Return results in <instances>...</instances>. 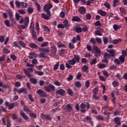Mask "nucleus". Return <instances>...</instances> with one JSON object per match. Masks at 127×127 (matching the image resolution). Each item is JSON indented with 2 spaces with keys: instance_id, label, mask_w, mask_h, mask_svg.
<instances>
[{
  "instance_id": "obj_18",
  "label": "nucleus",
  "mask_w": 127,
  "mask_h": 127,
  "mask_svg": "<svg viewBox=\"0 0 127 127\" xmlns=\"http://www.w3.org/2000/svg\"><path fill=\"white\" fill-rule=\"evenodd\" d=\"M80 111L81 113H86V104H85L84 103H81L80 105Z\"/></svg>"
},
{
  "instance_id": "obj_60",
  "label": "nucleus",
  "mask_w": 127,
  "mask_h": 127,
  "mask_svg": "<svg viewBox=\"0 0 127 127\" xmlns=\"http://www.w3.org/2000/svg\"><path fill=\"white\" fill-rule=\"evenodd\" d=\"M39 58H46L45 53H41L38 55Z\"/></svg>"
},
{
  "instance_id": "obj_3",
  "label": "nucleus",
  "mask_w": 127,
  "mask_h": 127,
  "mask_svg": "<svg viewBox=\"0 0 127 127\" xmlns=\"http://www.w3.org/2000/svg\"><path fill=\"white\" fill-rule=\"evenodd\" d=\"M13 44L14 46L17 47V48H19L20 50H21V47H22L23 48H25V47H26L25 43L21 41H19L18 43H17V42H14ZM19 45H20V46L21 47H20Z\"/></svg>"
},
{
  "instance_id": "obj_11",
  "label": "nucleus",
  "mask_w": 127,
  "mask_h": 127,
  "mask_svg": "<svg viewBox=\"0 0 127 127\" xmlns=\"http://www.w3.org/2000/svg\"><path fill=\"white\" fill-rule=\"evenodd\" d=\"M78 11L80 14L84 15V14H86V8L84 6L79 7Z\"/></svg>"
},
{
  "instance_id": "obj_44",
  "label": "nucleus",
  "mask_w": 127,
  "mask_h": 127,
  "mask_svg": "<svg viewBox=\"0 0 127 127\" xmlns=\"http://www.w3.org/2000/svg\"><path fill=\"white\" fill-rule=\"evenodd\" d=\"M36 29L37 30V33H39L40 31V28L39 27V23L38 22L36 23Z\"/></svg>"
},
{
  "instance_id": "obj_5",
  "label": "nucleus",
  "mask_w": 127,
  "mask_h": 127,
  "mask_svg": "<svg viewBox=\"0 0 127 127\" xmlns=\"http://www.w3.org/2000/svg\"><path fill=\"white\" fill-rule=\"evenodd\" d=\"M44 89L46 92H48V93H50L51 91H55V86L52 84H50L48 86L44 87Z\"/></svg>"
},
{
  "instance_id": "obj_23",
  "label": "nucleus",
  "mask_w": 127,
  "mask_h": 127,
  "mask_svg": "<svg viewBox=\"0 0 127 127\" xmlns=\"http://www.w3.org/2000/svg\"><path fill=\"white\" fill-rule=\"evenodd\" d=\"M98 12L99 14L101 15V16H103L104 17H105L107 15V13L106 12V11L102 9L98 10Z\"/></svg>"
},
{
  "instance_id": "obj_35",
  "label": "nucleus",
  "mask_w": 127,
  "mask_h": 127,
  "mask_svg": "<svg viewBox=\"0 0 127 127\" xmlns=\"http://www.w3.org/2000/svg\"><path fill=\"white\" fill-rule=\"evenodd\" d=\"M29 29L30 32L35 31L34 30V23L33 22H31L30 26L29 27Z\"/></svg>"
},
{
  "instance_id": "obj_12",
  "label": "nucleus",
  "mask_w": 127,
  "mask_h": 127,
  "mask_svg": "<svg viewBox=\"0 0 127 127\" xmlns=\"http://www.w3.org/2000/svg\"><path fill=\"white\" fill-rule=\"evenodd\" d=\"M41 118L42 119V120H48L51 121L52 120V118H51V117L49 115H45L43 114H41Z\"/></svg>"
},
{
  "instance_id": "obj_41",
  "label": "nucleus",
  "mask_w": 127,
  "mask_h": 127,
  "mask_svg": "<svg viewBox=\"0 0 127 127\" xmlns=\"http://www.w3.org/2000/svg\"><path fill=\"white\" fill-rule=\"evenodd\" d=\"M98 66L99 69H104V68H106V67H107V65L104 64H98Z\"/></svg>"
},
{
  "instance_id": "obj_28",
  "label": "nucleus",
  "mask_w": 127,
  "mask_h": 127,
  "mask_svg": "<svg viewBox=\"0 0 127 127\" xmlns=\"http://www.w3.org/2000/svg\"><path fill=\"white\" fill-rule=\"evenodd\" d=\"M32 34V37L34 40H37V35H36V32L35 31H33L31 32Z\"/></svg>"
},
{
  "instance_id": "obj_9",
  "label": "nucleus",
  "mask_w": 127,
  "mask_h": 127,
  "mask_svg": "<svg viewBox=\"0 0 127 127\" xmlns=\"http://www.w3.org/2000/svg\"><path fill=\"white\" fill-rule=\"evenodd\" d=\"M64 110L66 111L67 113H71V112H73V107H72L71 104H68L64 107Z\"/></svg>"
},
{
  "instance_id": "obj_46",
  "label": "nucleus",
  "mask_w": 127,
  "mask_h": 127,
  "mask_svg": "<svg viewBox=\"0 0 127 127\" xmlns=\"http://www.w3.org/2000/svg\"><path fill=\"white\" fill-rule=\"evenodd\" d=\"M29 55L30 56H32L33 57H34V58H37L38 57V55L37 54H35V53L34 52H31L29 53Z\"/></svg>"
},
{
  "instance_id": "obj_38",
  "label": "nucleus",
  "mask_w": 127,
  "mask_h": 127,
  "mask_svg": "<svg viewBox=\"0 0 127 127\" xmlns=\"http://www.w3.org/2000/svg\"><path fill=\"white\" fill-rule=\"evenodd\" d=\"M29 81L31 82V83H32V84H34V85L37 84V80H36V78H31L29 79Z\"/></svg>"
},
{
  "instance_id": "obj_53",
  "label": "nucleus",
  "mask_w": 127,
  "mask_h": 127,
  "mask_svg": "<svg viewBox=\"0 0 127 127\" xmlns=\"http://www.w3.org/2000/svg\"><path fill=\"white\" fill-rule=\"evenodd\" d=\"M59 68V62H58L54 66V70L56 71Z\"/></svg>"
},
{
  "instance_id": "obj_2",
  "label": "nucleus",
  "mask_w": 127,
  "mask_h": 127,
  "mask_svg": "<svg viewBox=\"0 0 127 127\" xmlns=\"http://www.w3.org/2000/svg\"><path fill=\"white\" fill-rule=\"evenodd\" d=\"M81 57L79 55H74L73 58L71 60L68 61V64L70 65H75L76 63H79Z\"/></svg>"
},
{
  "instance_id": "obj_48",
  "label": "nucleus",
  "mask_w": 127,
  "mask_h": 127,
  "mask_svg": "<svg viewBox=\"0 0 127 127\" xmlns=\"http://www.w3.org/2000/svg\"><path fill=\"white\" fill-rule=\"evenodd\" d=\"M15 4L17 7L19 8L20 7V5H21V2L19 1H15Z\"/></svg>"
},
{
  "instance_id": "obj_32",
  "label": "nucleus",
  "mask_w": 127,
  "mask_h": 127,
  "mask_svg": "<svg viewBox=\"0 0 127 127\" xmlns=\"http://www.w3.org/2000/svg\"><path fill=\"white\" fill-rule=\"evenodd\" d=\"M120 28H122V25H118V24H114L113 25V29L115 30V31H117L118 29Z\"/></svg>"
},
{
  "instance_id": "obj_22",
  "label": "nucleus",
  "mask_w": 127,
  "mask_h": 127,
  "mask_svg": "<svg viewBox=\"0 0 127 127\" xmlns=\"http://www.w3.org/2000/svg\"><path fill=\"white\" fill-rule=\"evenodd\" d=\"M51 51L52 54H56L57 52V48H56L55 45H53L51 47Z\"/></svg>"
},
{
  "instance_id": "obj_57",
  "label": "nucleus",
  "mask_w": 127,
  "mask_h": 127,
  "mask_svg": "<svg viewBox=\"0 0 127 127\" xmlns=\"http://www.w3.org/2000/svg\"><path fill=\"white\" fill-rule=\"evenodd\" d=\"M125 57H123V56H121L119 57V61H120V62L121 63H124L125 62Z\"/></svg>"
},
{
  "instance_id": "obj_29",
  "label": "nucleus",
  "mask_w": 127,
  "mask_h": 127,
  "mask_svg": "<svg viewBox=\"0 0 127 127\" xmlns=\"http://www.w3.org/2000/svg\"><path fill=\"white\" fill-rule=\"evenodd\" d=\"M66 92L68 95H69V96H70L71 97L74 95V92H73V90H72L71 88H67V89L66 90Z\"/></svg>"
},
{
  "instance_id": "obj_19",
  "label": "nucleus",
  "mask_w": 127,
  "mask_h": 127,
  "mask_svg": "<svg viewBox=\"0 0 127 127\" xmlns=\"http://www.w3.org/2000/svg\"><path fill=\"white\" fill-rule=\"evenodd\" d=\"M81 70L83 73H89V66L87 65H84L81 68Z\"/></svg>"
},
{
  "instance_id": "obj_40",
  "label": "nucleus",
  "mask_w": 127,
  "mask_h": 127,
  "mask_svg": "<svg viewBox=\"0 0 127 127\" xmlns=\"http://www.w3.org/2000/svg\"><path fill=\"white\" fill-rule=\"evenodd\" d=\"M119 3H120V0H113L114 7H116V6H117V5H119Z\"/></svg>"
},
{
  "instance_id": "obj_6",
  "label": "nucleus",
  "mask_w": 127,
  "mask_h": 127,
  "mask_svg": "<svg viewBox=\"0 0 127 127\" xmlns=\"http://www.w3.org/2000/svg\"><path fill=\"white\" fill-rule=\"evenodd\" d=\"M1 120L4 126H6V127H11V121L9 119H7L6 122L5 121V118H2Z\"/></svg>"
},
{
  "instance_id": "obj_47",
  "label": "nucleus",
  "mask_w": 127,
  "mask_h": 127,
  "mask_svg": "<svg viewBox=\"0 0 127 127\" xmlns=\"http://www.w3.org/2000/svg\"><path fill=\"white\" fill-rule=\"evenodd\" d=\"M3 53H5V54H9V53H10V50L6 49V48H3Z\"/></svg>"
},
{
  "instance_id": "obj_62",
  "label": "nucleus",
  "mask_w": 127,
  "mask_h": 127,
  "mask_svg": "<svg viewBox=\"0 0 127 127\" xmlns=\"http://www.w3.org/2000/svg\"><path fill=\"white\" fill-rule=\"evenodd\" d=\"M29 116L30 118H33V119H36L37 116L35 113H30Z\"/></svg>"
},
{
  "instance_id": "obj_61",
  "label": "nucleus",
  "mask_w": 127,
  "mask_h": 127,
  "mask_svg": "<svg viewBox=\"0 0 127 127\" xmlns=\"http://www.w3.org/2000/svg\"><path fill=\"white\" fill-rule=\"evenodd\" d=\"M94 25L95 26H100V25H102V23L100 21H97L94 23Z\"/></svg>"
},
{
  "instance_id": "obj_51",
  "label": "nucleus",
  "mask_w": 127,
  "mask_h": 127,
  "mask_svg": "<svg viewBox=\"0 0 127 127\" xmlns=\"http://www.w3.org/2000/svg\"><path fill=\"white\" fill-rule=\"evenodd\" d=\"M4 23L5 24L7 27H10V23H9V21H8V20H5Z\"/></svg>"
},
{
  "instance_id": "obj_34",
  "label": "nucleus",
  "mask_w": 127,
  "mask_h": 127,
  "mask_svg": "<svg viewBox=\"0 0 127 127\" xmlns=\"http://www.w3.org/2000/svg\"><path fill=\"white\" fill-rule=\"evenodd\" d=\"M120 10L121 13H122L123 15H126L127 14V12H126V9H125V8L121 7L120 8Z\"/></svg>"
},
{
  "instance_id": "obj_8",
  "label": "nucleus",
  "mask_w": 127,
  "mask_h": 127,
  "mask_svg": "<svg viewBox=\"0 0 127 127\" xmlns=\"http://www.w3.org/2000/svg\"><path fill=\"white\" fill-rule=\"evenodd\" d=\"M5 105L6 107H8L9 110H12L13 108H14L17 105V103L15 102H13L9 104V102H8V101H6L5 103Z\"/></svg>"
},
{
  "instance_id": "obj_56",
  "label": "nucleus",
  "mask_w": 127,
  "mask_h": 127,
  "mask_svg": "<svg viewBox=\"0 0 127 127\" xmlns=\"http://www.w3.org/2000/svg\"><path fill=\"white\" fill-rule=\"evenodd\" d=\"M98 93H99V88H98L97 87L94 88L93 90V94H98Z\"/></svg>"
},
{
  "instance_id": "obj_25",
  "label": "nucleus",
  "mask_w": 127,
  "mask_h": 127,
  "mask_svg": "<svg viewBox=\"0 0 127 127\" xmlns=\"http://www.w3.org/2000/svg\"><path fill=\"white\" fill-rule=\"evenodd\" d=\"M73 29L77 33H81V32L82 31V28L79 26L74 27Z\"/></svg>"
},
{
  "instance_id": "obj_24",
  "label": "nucleus",
  "mask_w": 127,
  "mask_h": 127,
  "mask_svg": "<svg viewBox=\"0 0 127 127\" xmlns=\"http://www.w3.org/2000/svg\"><path fill=\"white\" fill-rule=\"evenodd\" d=\"M18 94H21L24 93V94H27V89L24 88H21L18 90Z\"/></svg>"
},
{
  "instance_id": "obj_55",
  "label": "nucleus",
  "mask_w": 127,
  "mask_h": 127,
  "mask_svg": "<svg viewBox=\"0 0 127 127\" xmlns=\"http://www.w3.org/2000/svg\"><path fill=\"white\" fill-rule=\"evenodd\" d=\"M23 110L25 112H26V113H31V111H30V109L27 107L24 106Z\"/></svg>"
},
{
  "instance_id": "obj_14",
  "label": "nucleus",
  "mask_w": 127,
  "mask_h": 127,
  "mask_svg": "<svg viewBox=\"0 0 127 127\" xmlns=\"http://www.w3.org/2000/svg\"><path fill=\"white\" fill-rule=\"evenodd\" d=\"M121 120L122 118L120 117H115L114 119V122L117 125V126H121V125H122Z\"/></svg>"
},
{
  "instance_id": "obj_4",
  "label": "nucleus",
  "mask_w": 127,
  "mask_h": 127,
  "mask_svg": "<svg viewBox=\"0 0 127 127\" xmlns=\"http://www.w3.org/2000/svg\"><path fill=\"white\" fill-rule=\"evenodd\" d=\"M23 70L24 71V74L26 75V76H27L28 78H31L32 75L30 73H32V72H33V69L32 67H29L27 69L25 68H23Z\"/></svg>"
},
{
  "instance_id": "obj_36",
  "label": "nucleus",
  "mask_w": 127,
  "mask_h": 127,
  "mask_svg": "<svg viewBox=\"0 0 127 127\" xmlns=\"http://www.w3.org/2000/svg\"><path fill=\"white\" fill-rule=\"evenodd\" d=\"M43 29H44V31H46V32H50V29L46 25H43Z\"/></svg>"
},
{
  "instance_id": "obj_59",
  "label": "nucleus",
  "mask_w": 127,
  "mask_h": 127,
  "mask_svg": "<svg viewBox=\"0 0 127 127\" xmlns=\"http://www.w3.org/2000/svg\"><path fill=\"white\" fill-rule=\"evenodd\" d=\"M96 120H98V121H104V117L100 115H98L96 117Z\"/></svg>"
},
{
  "instance_id": "obj_64",
  "label": "nucleus",
  "mask_w": 127,
  "mask_h": 127,
  "mask_svg": "<svg viewBox=\"0 0 127 127\" xmlns=\"http://www.w3.org/2000/svg\"><path fill=\"white\" fill-rule=\"evenodd\" d=\"M49 45L48 42H44L42 45H41V47H46V46H48Z\"/></svg>"
},
{
  "instance_id": "obj_31",
  "label": "nucleus",
  "mask_w": 127,
  "mask_h": 127,
  "mask_svg": "<svg viewBox=\"0 0 127 127\" xmlns=\"http://www.w3.org/2000/svg\"><path fill=\"white\" fill-rule=\"evenodd\" d=\"M23 22H24V25L27 26V25L29 24V18L28 17H25V18L23 19Z\"/></svg>"
},
{
  "instance_id": "obj_63",
  "label": "nucleus",
  "mask_w": 127,
  "mask_h": 127,
  "mask_svg": "<svg viewBox=\"0 0 127 127\" xmlns=\"http://www.w3.org/2000/svg\"><path fill=\"white\" fill-rule=\"evenodd\" d=\"M12 120H16L17 119V115L14 113L11 114Z\"/></svg>"
},
{
  "instance_id": "obj_52",
  "label": "nucleus",
  "mask_w": 127,
  "mask_h": 127,
  "mask_svg": "<svg viewBox=\"0 0 127 127\" xmlns=\"http://www.w3.org/2000/svg\"><path fill=\"white\" fill-rule=\"evenodd\" d=\"M92 98L98 101L100 99V96H98V94H93L92 95Z\"/></svg>"
},
{
  "instance_id": "obj_30",
  "label": "nucleus",
  "mask_w": 127,
  "mask_h": 127,
  "mask_svg": "<svg viewBox=\"0 0 127 127\" xmlns=\"http://www.w3.org/2000/svg\"><path fill=\"white\" fill-rule=\"evenodd\" d=\"M39 51H41V52H44V53H49L50 50L49 49L47 48H41L39 49Z\"/></svg>"
},
{
  "instance_id": "obj_21",
  "label": "nucleus",
  "mask_w": 127,
  "mask_h": 127,
  "mask_svg": "<svg viewBox=\"0 0 127 127\" xmlns=\"http://www.w3.org/2000/svg\"><path fill=\"white\" fill-rule=\"evenodd\" d=\"M29 46L32 48V49H38L39 48V47L34 43H30L29 44Z\"/></svg>"
},
{
  "instance_id": "obj_20",
  "label": "nucleus",
  "mask_w": 127,
  "mask_h": 127,
  "mask_svg": "<svg viewBox=\"0 0 127 127\" xmlns=\"http://www.w3.org/2000/svg\"><path fill=\"white\" fill-rule=\"evenodd\" d=\"M15 17H16V20H20L19 23H23V18H22V17L19 15L18 13H16Z\"/></svg>"
},
{
  "instance_id": "obj_13",
  "label": "nucleus",
  "mask_w": 127,
  "mask_h": 127,
  "mask_svg": "<svg viewBox=\"0 0 127 127\" xmlns=\"http://www.w3.org/2000/svg\"><path fill=\"white\" fill-rule=\"evenodd\" d=\"M57 95H61V96H64L66 91L62 88H61L56 91Z\"/></svg>"
},
{
  "instance_id": "obj_58",
  "label": "nucleus",
  "mask_w": 127,
  "mask_h": 127,
  "mask_svg": "<svg viewBox=\"0 0 127 127\" xmlns=\"http://www.w3.org/2000/svg\"><path fill=\"white\" fill-rule=\"evenodd\" d=\"M68 48H69V49H74V48H75V45H74V44L72 43H69L68 45Z\"/></svg>"
},
{
  "instance_id": "obj_1",
  "label": "nucleus",
  "mask_w": 127,
  "mask_h": 127,
  "mask_svg": "<svg viewBox=\"0 0 127 127\" xmlns=\"http://www.w3.org/2000/svg\"><path fill=\"white\" fill-rule=\"evenodd\" d=\"M53 7V5L52 4L48 3L44 5L43 10L47 14L44 13H42L41 15L42 18L45 19L46 20H48L51 18V12L50 9Z\"/></svg>"
},
{
  "instance_id": "obj_42",
  "label": "nucleus",
  "mask_w": 127,
  "mask_h": 127,
  "mask_svg": "<svg viewBox=\"0 0 127 127\" xmlns=\"http://www.w3.org/2000/svg\"><path fill=\"white\" fill-rule=\"evenodd\" d=\"M35 73H36L37 75H38V76H43V75H44V72L43 71H38L35 70Z\"/></svg>"
},
{
  "instance_id": "obj_15",
  "label": "nucleus",
  "mask_w": 127,
  "mask_h": 127,
  "mask_svg": "<svg viewBox=\"0 0 127 127\" xmlns=\"http://www.w3.org/2000/svg\"><path fill=\"white\" fill-rule=\"evenodd\" d=\"M19 113L20 116L22 117V118H23L24 120H25V121H28L29 120V118L27 115H26V114L24 112L21 111Z\"/></svg>"
},
{
  "instance_id": "obj_50",
  "label": "nucleus",
  "mask_w": 127,
  "mask_h": 127,
  "mask_svg": "<svg viewBox=\"0 0 127 127\" xmlns=\"http://www.w3.org/2000/svg\"><path fill=\"white\" fill-rule=\"evenodd\" d=\"M90 80H87L85 83V88L86 89H88V88L90 87Z\"/></svg>"
},
{
  "instance_id": "obj_17",
  "label": "nucleus",
  "mask_w": 127,
  "mask_h": 127,
  "mask_svg": "<svg viewBox=\"0 0 127 127\" xmlns=\"http://www.w3.org/2000/svg\"><path fill=\"white\" fill-rule=\"evenodd\" d=\"M107 52L109 53V55L111 57H115L116 56V51L114 49H111V50H107Z\"/></svg>"
},
{
  "instance_id": "obj_10",
  "label": "nucleus",
  "mask_w": 127,
  "mask_h": 127,
  "mask_svg": "<svg viewBox=\"0 0 127 127\" xmlns=\"http://www.w3.org/2000/svg\"><path fill=\"white\" fill-rule=\"evenodd\" d=\"M93 48V50H95V52H96V53H95V56H100V54L101 53L100 48H99L97 46H94Z\"/></svg>"
},
{
  "instance_id": "obj_26",
  "label": "nucleus",
  "mask_w": 127,
  "mask_h": 127,
  "mask_svg": "<svg viewBox=\"0 0 127 127\" xmlns=\"http://www.w3.org/2000/svg\"><path fill=\"white\" fill-rule=\"evenodd\" d=\"M72 21L79 22L80 21H82V20L78 16H75L72 17Z\"/></svg>"
},
{
  "instance_id": "obj_49",
  "label": "nucleus",
  "mask_w": 127,
  "mask_h": 127,
  "mask_svg": "<svg viewBox=\"0 0 127 127\" xmlns=\"http://www.w3.org/2000/svg\"><path fill=\"white\" fill-rule=\"evenodd\" d=\"M102 72L104 76H105L106 78H108L110 76V74H109V73L106 70H102Z\"/></svg>"
},
{
  "instance_id": "obj_33",
  "label": "nucleus",
  "mask_w": 127,
  "mask_h": 127,
  "mask_svg": "<svg viewBox=\"0 0 127 127\" xmlns=\"http://www.w3.org/2000/svg\"><path fill=\"white\" fill-rule=\"evenodd\" d=\"M122 41H123L122 39H115L113 40V44L115 45L119 44V43H120Z\"/></svg>"
},
{
  "instance_id": "obj_45",
  "label": "nucleus",
  "mask_w": 127,
  "mask_h": 127,
  "mask_svg": "<svg viewBox=\"0 0 127 127\" xmlns=\"http://www.w3.org/2000/svg\"><path fill=\"white\" fill-rule=\"evenodd\" d=\"M35 5L37 6V10L39 11H41V6H40V4L38 3V2H36Z\"/></svg>"
},
{
  "instance_id": "obj_27",
  "label": "nucleus",
  "mask_w": 127,
  "mask_h": 127,
  "mask_svg": "<svg viewBox=\"0 0 127 127\" xmlns=\"http://www.w3.org/2000/svg\"><path fill=\"white\" fill-rule=\"evenodd\" d=\"M63 25L64 27V28H67V27H69V22L68 21V20L67 19H65L64 21H63Z\"/></svg>"
},
{
  "instance_id": "obj_54",
  "label": "nucleus",
  "mask_w": 127,
  "mask_h": 127,
  "mask_svg": "<svg viewBox=\"0 0 127 127\" xmlns=\"http://www.w3.org/2000/svg\"><path fill=\"white\" fill-rule=\"evenodd\" d=\"M76 79L80 80L82 78V73L81 72H78L76 76Z\"/></svg>"
},
{
  "instance_id": "obj_43",
  "label": "nucleus",
  "mask_w": 127,
  "mask_h": 127,
  "mask_svg": "<svg viewBox=\"0 0 127 127\" xmlns=\"http://www.w3.org/2000/svg\"><path fill=\"white\" fill-rule=\"evenodd\" d=\"M27 11L28 13H29L30 14H31L34 11V9H33V8L31 7H29L27 8Z\"/></svg>"
},
{
  "instance_id": "obj_39",
  "label": "nucleus",
  "mask_w": 127,
  "mask_h": 127,
  "mask_svg": "<svg viewBox=\"0 0 127 127\" xmlns=\"http://www.w3.org/2000/svg\"><path fill=\"white\" fill-rule=\"evenodd\" d=\"M112 85L114 88H116V87H119L120 83L117 81H114L112 82Z\"/></svg>"
},
{
  "instance_id": "obj_16",
  "label": "nucleus",
  "mask_w": 127,
  "mask_h": 127,
  "mask_svg": "<svg viewBox=\"0 0 127 127\" xmlns=\"http://www.w3.org/2000/svg\"><path fill=\"white\" fill-rule=\"evenodd\" d=\"M8 14L9 15V19L12 21V22H14V18H13V13L12 12V11L11 10H9L8 11Z\"/></svg>"
},
{
  "instance_id": "obj_7",
  "label": "nucleus",
  "mask_w": 127,
  "mask_h": 127,
  "mask_svg": "<svg viewBox=\"0 0 127 127\" xmlns=\"http://www.w3.org/2000/svg\"><path fill=\"white\" fill-rule=\"evenodd\" d=\"M111 56L108 53H105L103 56V60H102V62L103 63H106L108 64L109 63V59L111 58Z\"/></svg>"
},
{
  "instance_id": "obj_37",
  "label": "nucleus",
  "mask_w": 127,
  "mask_h": 127,
  "mask_svg": "<svg viewBox=\"0 0 127 127\" xmlns=\"http://www.w3.org/2000/svg\"><path fill=\"white\" fill-rule=\"evenodd\" d=\"M74 85L76 88H81L82 87V84L80 81H76L74 82Z\"/></svg>"
}]
</instances>
